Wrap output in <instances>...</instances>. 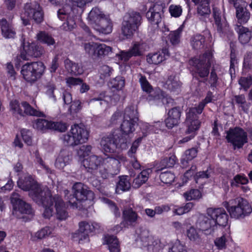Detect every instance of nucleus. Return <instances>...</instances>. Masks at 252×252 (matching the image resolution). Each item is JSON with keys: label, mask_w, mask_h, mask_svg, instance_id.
Segmentation results:
<instances>
[{"label": "nucleus", "mask_w": 252, "mask_h": 252, "mask_svg": "<svg viewBox=\"0 0 252 252\" xmlns=\"http://www.w3.org/2000/svg\"><path fill=\"white\" fill-rule=\"evenodd\" d=\"M33 200L44 208L43 217L49 219L53 214V205L55 203L57 218L61 220H65L68 217L65 205L62 198L59 195L52 196L50 191L47 189L39 196H34Z\"/></svg>", "instance_id": "f257e3e1"}, {"label": "nucleus", "mask_w": 252, "mask_h": 252, "mask_svg": "<svg viewBox=\"0 0 252 252\" xmlns=\"http://www.w3.org/2000/svg\"><path fill=\"white\" fill-rule=\"evenodd\" d=\"M83 166L87 169V171L92 173H95L98 169L102 166L105 170L111 171V169H117L120 162L116 158L108 157L103 158L101 157L92 155L82 161Z\"/></svg>", "instance_id": "f03ea898"}, {"label": "nucleus", "mask_w": 252, "mask_h": 252, "mask_svg": "<svg viewBox=\"0 0 252 252\" xmlns=\"http://www.w3.org/2000/svg\"><path fill=\"white\" fill-rule=\"evenodd\" d=\"M223 206L227 209L232 218L242 219L250 215L252 208L249 202L243 198L237 197L223 202Z\"/></svg>", "instance_id": "7ed1b4c3"}, {"label": "nucleus", "mask_w": 252, "mask_h": 252, "mask_svg": "<svg viewBox=\"0 0 252 252\" xmlns=\"http://www.w3.org/2000/svg\"><path fill=\"white\" fill-rule=\"evenodd\" d=\"M89 137V132L82 125H74L70 131L62 137L64 145L75 146L87 141Z\"/></svg>", "instance_id": "20e7f679"}, {"label": "nucleus", "mask_w": 252, "mask_h": 252, "mask_svg": "<svg viewBox=\"0 0 252 252\" xmlns=\"http://www.w3.org/2000/svg\"><path fill=\"white\" fill-rule=\"evenodd\" d=\"M73 195H70L67 197L68 203L70 207L73 209H77L78 208V203L76 200L78 201H83L85 200H93L94 199V192L89 190L86 186L80 182H77L74 184L72 187Z\"/></svg>", "instance_id": "39448f33"}, {"label": "nucleus", "mask_w": 252, "mask_h": 252, "mask_svg": "<svg viewBox=\"0 0 252 252\" xmlns=\"http://www.w3.org/2000/svg\"><path fill=\"white\" fill-rule=\"evenodd\" d=\"M45 69V66L41 62L27 63L22 66L21 73L27 82L33 83L41 77Z\"/></svg>", "instance_id": "423d86ee"}, {"label": "nucleus", "mask_w": 252, "mask_h": 252, "mask_svg": "<svg viewBox=\"0 0 252 252\" xmlns=\"http://www.w3.org/2000/svg\"><path fill=\"white\" fill-rule=\"evenodd\" d=\"M142 17L139 13L131 12L124 17L122 33L126 38H130L140 25Z\"/></svg>", "instance_id": "0eeeda50"}, {"label": "nucleus", "mask_w": 252, "mask_h": 252, "mask_svg": "<svg viewBox=\"0 0 252 252\" xmlns=\"http://www.w3.org/2000/svg\"><path fill=\"white\" fill-rule=\"evenodd\" d=\"M213 55L210 52H206L199 58H194L190 61V63L195 68V72L201 78H205L209 73L210 66L213 62Z\"/></svg>", "instance_id": "6e6552de"}, {"label": "nucleus", "mask_w": 252, "mask_h": 252, "mask_svg": "<svg viewBox=\"0 0 252 252\" xmlns=\"http://www.w3.org/2000/svg\"><path fill=\"white\" fill-rule=\"evenodd\" d=\"M24 11L21 18L25 26L30 24V19H33L37 23H40L43 21V12L37 2L34 1L27 3L24 7Z\"/></svg>", "instance_id": "1a4fd4ad"}, {"label": "nucleus", "mask_w": 252, "mask_h": 252, "mask_svg": "<svg viewBox=\"0 0 252 252\" xmlns=\"http://www.w3.org/2000/svg\"><path fill=\"white\" fill-rule=\"evenodd\" d=\"M17 185L19 188L25 191H29V195L33 200L34 196H39L43 192L40 187L33 180L31 175H26L21 177L17 181Z\"/></svg>", "instance_id": "9d476101"}, {"label": "nucleus", "mask_w": 252, "mask_h": 252, "mask_svg": "<svg viewBox=\"0 0 252 252\" xmlns=\"http://www.w3.org/2000/svg\"><path fill=\"white\" fill-rule=\"evenodd\" d=\"M226 139L234 147L238 149L242 148L245 143L248 142L247 132L239 127L230 128L227 130Z\"/></svg>", "instance_id": "9b49d317"}, {"label": "nucleus", "mask_w": 252, "mask_h": 252, "mask_svg": "<svg viewBox=\"0 0 252 252\" xmlns=\"http://www.w3.org/2000/svg\"><path fill=\"white\" fill-rule=\"evenodd\" d=\"M58 17L61 20H66V23H64V28L66 24L67 30H71L74 28L75 20L79 16L75 8H72L69 5H65L62 8L58 10Z\"/></svg>", "instance_id": "f8f14e48"}, {"label": "nucleus", "mask_w": 252, "mask_h": 252, "mask_svg": "<svg viewBox=\"0 0 252 252\" xmlns=\"http://www.w3.org/2000/svg\"><path fill=\"white\" fill-rule=\"evenodd\" d=\"M198 110L193 107L189 108L187 112V117L185 122L186 126L185 133H192L196 135L197 130L200 127V122L198 119Z\"/></svg>", "instance_id": "ddd939ff"}, {"label": "nucleus", "mask_w": 252, "mask_h": 252, "mask_svg": "<svg viewBox=\"0 0 252 252\" xmlns=\"http://www.w3.org/2000/svg\"><path fill=\"white\" fill-rule=\"evenodd\" d=\"M207 216L210 217L217 228L218 226H224L228 221V216L222 208H209L207 210Z\"/></svg>", "instance_id": "4468645a"}, {"label": "nucleus", "mask_w": 252, "mask_h": 252, "mask_svg": "<svg viewBox=\"0 0 252 252\" xmlns=\"http://www.w3.org/2000/svg\"><path fill=\"white\" fill-rule=\"evenodd\" d=\"M22 47L21 57L24 60H29L30 57H39L44 53L43 48L33 42L30 43L24 42Z\"/></svg>", "instance_id": "2eb2a0df"}, {"label": "nucleus", "mask_w": 252, "mask_h": 252, "mask_svg": "<svg viewBox=\"0 0 252 252\" xmlns=\"http://www.w3.org/2000/svg\"><path fill=\"white\" fill-rule=\"evenodd\" d=\"M163 6L161 5L154 4L151 7L146 14L148 22L152 25L158 27L162 20Z\"/></svg>", "instance_id": "dca6fc26"}, {"label": "nucleus", "mask_w": 252, "mask_h": 252, "mask_svg": "<svg viewBox=\"0 0 252 252\" xmlns=\"http://www.w3.org/2000/svg\"><path fill=\"white\" fill-rule=\"evenodd\" d=\"M79 242L88 239L90 233L99 228V224L95 222L83 221L79 223Z\"/></svg>", "instance_id": "f3484780"}, {"label": "nucleus", "mask_w": 252, "mask_h": 252, "mask_svg": "<svg viewBox=\"0 0 252 252\" xmlns=\"http://www.w3.org/2000/svg\"><path fill=\"white\" fill-rule=\"evenodd\" d=\"M139 81L142 90L146 92L148 95L146 98L148 102L151 104L156 96L160 92V89H153L152 86L147 80L145 76L139 75Z\"/></svg>", "instance_id": "a211bd4d"}, {"label": "nucleus", "mask_w": 252, "mask_h": 252, "mask_svg": "<svg viewBox=\"0 0 252 252\" xmlns=\"http://www.w3.org/2000/svg\"><path fill=\"white\" fill-rule=\"evenodd\" d=\"M213 16L217 32L220 34L226 32L228 30V25L225 18L222 16L221 11L219 8L217 7L213 8Z\"/></svg>", "instance_id": "6ab92c4d"}, {"label": "nucleus", "mask_w": 252, "mask_h": 252, "mask_svg": "<svg viewBox=\"0 0 252 252\" xmlns=\"http://www.w3.org/2000/svg\"><path fill=\"white\" fill-rule=\"evenodd\" d=\"M214 223L210 217L201 215L198 217L196 226L200 230L208 231L209 233H211L217 229Z\"/></svg>", "instance_id": "aec40b11"}, {"label": "nucleus", "mask_w": 252, "mask_h": 252, "mask_svg": "<svg viewBox=\"0 0 252 252\" xmlns=\"http://www.w3.org/2000/svg\"><path fill=\"white\" fill-rule=\"evenodd\" d=\"M181 113L179 107H174L169 110L168 117L165 120L166 126L168 128H172L180 123Z\"/></svg>", "instance_id": "412c9836"}, {"label": "nucleus", "mask_w": 252, "mask_h": 252, "mask_svg": "<svg viewBox=\"0 0 252 252\" xmlns=\"http://www.w3.org/2000/svg\"><path fill=\"white\" fill-rule=\"evenodd\" d=\"M115 138L114 134H110L101 138L100 144L104 153H113L115 152L117 145L115 143Z\"/></svg>", "instance_id": "4be33fe9"}, {"label": "nucleus", "mask_w": 252, "mask_h": 252, "mask_svg": "<svg viewBox=\"0 0 252 252\" xmlns=\"http://www.w3.org/2000/svg\"><path fill=\"white\" fill-rule=\"evenodd\" d=\"M92 27L100 33L108 34L112 32L113 23L108 15Z\"/></svg>", "instance_id": "5701e85b"}, {"label": "nucleus", "mask_w": 252, "mask_h": 252, "mask_svg": "<svg viewBox=\"0 0 252 252\" xmlns=\"http://www.w3.org/2000/svg\"><path fill=\"white\" fill-rule=\"evenodd\" d=\"M169 56L168 49L165 47L157 53L148 55L147 61L149 63L158 64L167 59Z\"/></svg>", "instance_id": "b1692460"}, {"label": "nucleus", "mask_w": 252, "mask_h": 252, "mask_svg": "<svg viewBox=\"0 0 252 252\" xmlns=\"http://www.w3.org/2000/svg\"><path fill=\"white\" fill-rule=\"evenodd\" d=\"M142 141V137H138L132 143L130 149L127 152L128 156L131 158L130 162L133 167L135 169H139L141 165L137 161L135 154L137 150Z\"/></svg>", "instance_id": "393cba45"}, {"label": "nucleus", "mask_w": 252, "mask_h": 252, "mask_svg": "<svg viewBox=\"0 0 252 252\" xmlns=\"http://www.w3.org/2000/svg\"><path fill=\"white\" fill-rule=\"evenodd\" d=\"M123 218L126 224L132 226L136 224L138 219L140 218L137 213L131 208H127L123 210Z\"/></svg>", "instance_id": "a878e982"}, {"label": "nucleus", "mask_w": 252, "mask_h": 252, "mask_svg": "<svg viewBox=\"0 0 252 252\" xmlns=\"http://www.w3.org/2000/svg\"><path fill=\"white\" fill-rule=\"evenodd\" d=\"M108 15L104 14L100 8L96 6L92 9L89 13L88 19L90 24L93 27Z\"/></svg>", "instance_id": "bb28decb"}, {"label": "nucleus", "mask_w": 252, "mask_h": 252, "mask_svg": "<svg viewBox=\"0 0 252 252\" xmlns=\"http://www.w3.org/2000/svg\"><path fill=\"white\" fill-rule=\"evenodd\" d=\"M71 160V154L70 152L66 150H62L56 160L55 166L58 169H62L69 164Z\"/></svg>", "instance_id": "cd10ccee"}, {"label": "nucleus", "mask_w": 252, "mask_h": 252, "mask_svg": "<svg viewBox=\"0 0 252 252\" xmlns=\"http://www.w3.org/2000/svg\"><path fill=\"white\" fill-rule=\"evenodd\" d=\"M64 63L66 69L72 75H80L84 72L81 64L75 63L68 59L64 60Z\"/></svg>", "instance_id": "c85d7f7f"}, {"label": "nucleus", "mask_w": 252, "mask_h": 252, "mask_svg": "<svg viewBox=\"0 0 252 252\" xmlns=\"http://www.w3.org/2000/svg\"><path fill=\"white\" fill-rule=\"evenodd\" d=\"M181 86V83L179 77L175 75L169 76L164 85L165 88L171 92L177 93H178Z\"/></svg>", "instance_id": "c756f323"}, {"label": "nucleus", "mask_w": 252, "mask_h": 252, "mask_svg": "<svg viewBox=\"0 0 252 252\" xmlns=\"http://www.w3.org/2000/svg\"><path fill=\"white\" fill-rule=\"evenodd\" d=\"M156 96L151 105H161L164 104L166 107L174 105V101L171 97L165 96L164 93L160 90V92Z\"/></svg>", "instance_id": "7c9ffc66"}, {"label": "nucleus", "mask_w": 252, "mask_h": 252, "mask_svg": "<svg viewBox=\"0 0 252 252\" xmlns=\"http://www.w3.org/2000/svg\"><path fill=\"white\" fill-rule=\"evenodd\" d=\"M19 212L22 214H28L32 215L33 211L30 204L25 202L24 201L19 203L16 207L13 208L12 214L17 218L20 217L17 214Z\"/></svg>", "instance_id": "2f4dec72"}, {"label": "nucleus", "mask_w": 252, "mask_h": 252, "mask_svg": "<svg viewBox=\"0 0 252 252\" xmlns=\"http://www.w3.org/2000/svg\"><path fill=\"white\" fill-rule=\"evenodd\" d=\"M0 27L3 36L6 38H14L16 33L12 25L7 21L5 19L0 21Z\"/></svg>", "instance_id": "473e14b6"}, {"label": "nucleus", "mask_w": 252, "mask_h": 252, "mask_svg": "<svg viewBox=\"0 0 252 252\" xmlns=\"http://www.w3.org/2000/svg\"><path fill=\"white\" fill-rule=\"evenodd\" d=\"M151 172L150 169L143 170L138 173L133 179V185L135 188H139L143 184H145L149 178V174Z\"/></svg>", "instance_id": "72a5a7b5"}, {"label": "nucleus", "mask_w": 252, "mask_h": 252, "mask_svg": "<svg viewBox=\"0 0 252 252\" xmlns=\"http://www.w3.org/2000/svg\"><path fill=\"white\" fill-rule=\"evenodd\" d=\"M205 38L200 34L192 35L190 39V44L192 49L195 50L203 49L205 46Z\"/></svg>", "instance_id": "f704fd0d"}, {"label": "nucleus", "mask_w": 252, "mask_h": 252, "mask_svg": "<svg viewBox=\"0 0 252 252\" xmlns=\"http://www.w3.org/2000/svg\"><path fill=\"white\" fill-rule=\"evenodd\" d=\"M104 244L108 246L110 252H120L119 243L116 237L113 235L105 236Z\"/></svg>", "instance_id": "c9c22d12"}, {"label": "nucleus", "mask_w": 252, "mask_h": 252, "mask_svg": "<svg viewBox=\"0 0 252 252\" xmlns=\"http://www.w3.org/2000/svg\"><path fill=\"white\" fill-rule=\"evenodd\" d=\"M131 187V184L127 176H122L119 177V181L117 183L116 188V192L121 193L122 192L128 190Z\"/></svg>", "instance_id": "e433bc0d"}, {"label": "nucleus", "mask_w": 252, "mask_h": 252, "mask_svg": "<svg viewBox=\"0 0 252 252\" xmlns=\"http://www.w3.org/2000/svg\"><path fill=\"white\" fill-rule=\"evenodd\" d=\"M154 125H151L145 122L140 123V127L143 135L139 137H142V139L143 137H146L149 133H150L151 131L154 130V127H156L157 128H160L161 127V125H162V123L159 121L154 122Z\"/></svg>", "instance_id": "4c0bfd02"}, {"label": "nucleus", "mask_w": 252, "mask_h": 252, "mask_svg": "<svg viewBox=\"0 0 252 252\" xmlns=\"http://www.w3.org/2000/svg\"><path fill=\"white\" fill-rule=\"evenodd\" d=\"M220 71V67L219 64L213 65L210 75L208 80V83L211 88H216L218 85L219 77L218 73Z\"/></svg>", "instance_id": "58836bf2"}, {"label": "nucleus", "mask_w": 252, "mask_h": 252, "mask_svg": "<svg viewBox=\"0 0 252 252\" xmlns=\"http://www.w3.org/2000/svg\"><path fill=\"white\" fill-rule=\"evenodd\" d=\"M237 32L240 42L242 44L248 43L252 36L251 31L248 28L240 26L237 28Z\"/></svg>", "instance_id": "ea45409f"}, {"label": "nucleus", "mask_w": 252, "mask_h": 252, "mask_svg": "<svg viewBox=\"0 0 252 252\" xmlns=\"http://www.w3.org/2000/svg\"><path fill=\"white\" fill-rule=\"evenodd\" d=\"M124 120L138 122V112L134 105H130L126 108L124 113Z\"/></svg>", "instance_id": "a19ab883"}, {"label": "nucleus", "mask_w": 252, "mask_h": 252, "mask_svg": "<svg viewBox=\"0 0 252 252\" xmlns=\"http://www.w3.org/2000/svg\"><path fill=\"white\" fill-rule=\"evenodd\" d=\"M137 124V121L133 122L131 120H124L121 125L122 132L126 135L133 133L135 130V126Z\"/></svg>", "instance_id": "79ce46f5"}, {"label": "nucleus", "mask_w": 252, "mask_h": 252, "mask_svg": "<svg viewBox=\"0 0 252 252\" xmlns=\"http://www.w3.org/2000/svg\"><path fill=\"white\" fill-rule=\"evenodd\" d=\"M21 105L24 109L23 115L26 114L28 115L34 116L39 117H45V115L43 113V112L34 109L26 101L22 102L21 103Z\"/></svg>", "instance_id": "37998d69"}, {"label": "nucleus", "mask_w": 252, "mask_h": 252, "mask_svg": "<svg viewBox=\"0 0 252 252\" xmlns=\"http://www.w3.org/2000/svg\"><path fill=\"white\" fill-rule=\"evenodd\" d=\"M50 122L45 119H37L32 122L33 127L41 132H44L48 129H50Z\"/></svg>", "instance_id": "c03bdc74"}, {"label": "nucleus", "mask_w": 252, "mask_h": 252, "mask_svg": "<svg viewBox=\"0 0 252 252\" xmlns=\"http://www.w3.org/2000/svg\"><path fill=\"white\" fill-rule=\"evenodd\" d=\"M198 150L196 148H192L186 150L181 160V163L184 166H186L188 161H190L197 156Z\"/></svg>", "instance_id": "a18cd8bd"}, {"label": "nucleus", "mask_w": 252, "mask_h": 252, "mask_svg": "<svg viewBox=\"0 0 252 252\" xmlns=\"http://www.w3.org/2000/svg\"><path fill=\"white\" fill-rule=\"evenodd\" d=\"M38 41L48 46L54 45L56 43L53 37L45 32H40L36 35Z\"/></svg>", "instance_id": "49530a36"}, {"label": "nucleus", "mask_w": 252, "mask_h": 252, "mask_svg": "<svg viewBox=\"0 0 252 252\" xmlns=\"http://www.w3.org/2000/svg\"><path fill=\"white\" fill-rule=\"evenodd\" d=\"M233 100L236 104L240 105L242 110L244 112H248L249 109L251 106V103L247 102L244 95L240 94L235 95Z\"/></svg>", "instance_id": "de8ad7c7"}, {"label": "nucleus", "mask_w": 252, "mask_h": 252, "mask_svg": "<svg viewBox=\"0 0 252 252\" xmlns=\"http://www.w3.org/2000/svg\"><path fill=\"white\" fill-rule=\"evenodd\" d=\"M215 100L214 95L213 93L209 91L207 92L205 98L199 103L197 106L193 108L198 110V114H201L207 104L212 102Z\"/></svg>", "instance_id": "09e8293b"}, {"label": "nucleus", "mask_w": 252, "mask_h": 252, "mask_svg": "<svg viewBox=\"0 0 252 252\" xmlns=\"http://www.w3.org/2000/svg\"><path fill=\"white\" fill-rule=\"evenodd\" d=\"M146 45L143 42H135L130 49L133 56H141L146 50Z\"/></svg>", "instance_id": "8fccbe9b"}, {"label": "nucleus", "mask_w": 252, "mask_h": 252, "mask_svg": "<svg viewBox=\"0 0 252 252\" xmlns=\"http://www.w3.org/2000/svg\"><path fill=\"white\" fill-rule=\"evenodd\" d=\"M176 158L175 156L164 158L160 162L159 166H158V170H161L165 168L173 167L176 163Z\"/></svg>", "instance_id": "3c124183"}, {"label": "nucleus", "mask_w": 252, "mask_h": 252, "mask_svg": "<svg viewBox=\"0 0 252 252\" xmlns=\"http://www.w3.org/2000/svg\"><path fill=\"white\" fill-rule=\"evenodd\" d=\"M112 52V48L110 46L105 44L98 43L96 57L101 58L105 56H108Z\"/></svg>", "instance_id": "603ef678"}, {"label": "nucleus", "mask_w": 252, "mask_h": 252, "mask_svg": "<svg viewBox=\"0 0 252 252\" xmlns=\"http://www.w3.org/2000/svg\"><path fill=\"white\" fill-rule=\"evenodd\" d=\"M187 236L189 239L197 245H200L202 240L196 229L191 226L187 230Z\"/></svg>", "instance_id": "864d4df0"}, {"label": "nucleus", "mask_w": 252, "mask_h": 252, "mask_svg": "<svg viewBox=\"0 0 252 252\" xmlns=\"http://www.w3.org/2000/svg\"><path fill=\"white\" fill-rule=\"evenodd\" d=\"M182 29L179 27L177 30L171 32L168 35V39L173 45L178 44L180 41Z\"/></svg>", "instance_id": "5fc2aeb1"}, {"label": "nucleus", "mask_w": 252, "mask_h": 252, "mask_svg": "<svg viewBox=\"0 0 252 252\" xmlns=\"http://www.w3.org/2000/svg\"><path fill=\"white\" fill-rule=\"evenodd\" d=\"M168 252H187V251L186 247L179 240H176L170 245Z\"/></svg>", "instance_id": "6e6d98bb"}, {"label": "nucleus", "mask_w": 252, "mask_h": 252, "mask_svg": "<svg viewBox=\"0 0 252 252\" xmlns=\"http://www.w3.org/2000/svg\"><path fill=\"white\" fill-rule=\"evenodd\" d=\"M84 49L86 53L92 56L96 57L98 43L94 42L85 43L83 44Z\"/></svg>", "instance_id": "4d7b16f0"}, {"label": "nucleus", "mask_w": 252, "mask_h": 252, "mask_svg": "<svg viewBox=\"0 0 252 252\" xmlns=\"http://www.w3.org/2000/svg\"><path fill=\"white\" fill-rule=\"evenodd\" d=\"M125 86V79L123 77L117 76L109 82V86L117 90H121Z\"/></svg>", "instance_id": "13d9d810"}, {"label": "nucleus", "mask_w": 252, "mask_h": 252, "mask_svg": "<svg viewBox=\"0 0 252 252\" xmlns=\"http://www.w3.org/2000/svg\"><path fill=\"white\" fill-rule=\"evenodd\" d=\"M185 198L187 200H196L200 198L202 196L201 193L197 189H192L187 191L184 194Z\"/></svg>", "instance_id": "bf43d9fd"}, {"label": "nucleus", "mask_w": 252, "mask_h": 252, "mask_svg": "<svg viewBox=\"0 0 252 252\" xmlns=\"http://www.w3.org/2000/svg\"><path fill=\"white\" fill-rule=\"evenodd\" d=\"M212 174V169L209 167L205 171H200L196 173L194 179L196 183H198L201 179H206L210 178Z\"/></svg>", "instance_id": "052dcab7"}, {"label": "nucleus", "mask_w": 252, "mask_h": 252, "mask_svg": "<svg viewBox=\"0 0 252 252\" xmlns=\"http://www.w3.org/2000/svg\"><path fill=\"white\" fill-rule=\"evenodd\" d=\"M238 83L241 89H243L245 91H247L252 85V76L241 77L238 81Z\"/></svg>", "instance_id": "680f3d73"}, {"label": "nucleus", "mask_w": 252, "mask_h": 252, "mask_svg": "<svg viewBox=\"0 0 252 252\" xmlns=\"http://www.w3.org/2000/svg\"><path fill=\"white\" fill-rule=\"evenodd\" d=\"M161 181L164 184H171L175 178L174 174L170 172H163L159 176Z\"/></svg>", "instance_id": "e2e57ef3"}, {"label": "nucleus", "mask_w": 252, "mask_h": 252, "mask_svg": "<svg viewBox=\"0 0 252 252\" xmlns=\"http://www.w3.org/2000/svg\"><path fill=\"white\" fill-rule=\"evenodd\" d=\"M68 127L65 123L62 122H50V129H53L59 132L65 131Z\"/></svg>", "instance_id": "0e129e2a"}, {"label": "nucleus", "mask_w": 252, "mask_h": 252, "mask_svg": "<svg viewBox=\"0 0 252 252\" xmlns=\"http://www.w3.org/2000/svg\"><path fill=\"white\" fill-rule=\"evenodd\" d=\"M197 11L200 16L205 18L208 17L211 13L210 4L199 5L197 7Z\"/></svg>", "instance_id": "69168bd1"}, {"label": "nucleus", "mask_w": 252, "mask_h": 252, "mask_svg": "<svg viewBox=\"0 0 252 252\" xmlns=\"http://www.w3.org/2000/svg\"><path fill=\"white\" fill-rule=\"evenodd\" d=\"M21 135L24 142L28 145L32 144V132L29 129H22L21 131Z\"/></svg>", "instance_id": "338daca9"}, {"label": "nucleus", "mask_w": 252, "mask_h": 252, "mask_svg": "<svg viewBox=\"0 0 252 252\" xmlns=\"http://www.w3.org/2000/svg\"><path fill=\"white\" fill-rule=\"evenodd\" d=\"M164 246L160 240L156 239L152 243V244L148 246V249L150 252H159L163 248Z\"/></svg>", "instance_id": "774afa93"}]
</instances>
